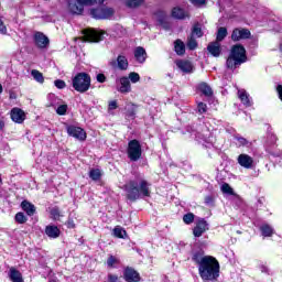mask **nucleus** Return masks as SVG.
Returning a JSON list of instances; mask_svg holds the SVG:
<instances>
[{
    "instance_id": "nucleus-35",
    "label": "nucleus",
    "mask_w": 282,
    "mask_h": 282,
    "mask_svg": "<svg viewBox=\"0 0 282 282\" xmlns=\"http://www.w3.org/2000/svg\"><path fill=\"white\" fill-rule=\"evenodd\" d=\"M144 3V0H127L126 4L128 8H140V4Z\"/></svg>"
},
{
    "instance_id": "nucleus-47",
    "label": "nucleus",
    "mask_w": 282,
    "mask_h": 282,
    "mask_svg": "<svg viewBox=\"0 0 282 282\" xmlns=\"http://www.w3.org/2000/svg\"><path fill=\"white\" fill-rule=\"evenodd\" d=\"M197 109H198V113H206L208 106L204 102H198Z\"/></svg>"
},
{
    "instance_id": "nucleus-41",
    "label": "nucleus",
    "mask_w": 282,
    "mask_h": 282,
    "mask_svg": "<svg viewBox=\"0 0 282 282\" xmlns=\"http://www.w3.org/2000/svg\"><path fill=\"white\" fill-rule=\"evenodd\" d=\"M184 224H193L195 221V215L193 213L185 214L183 216Z\"/></svg>"
},
{
    "instance_id": "nucleus-44",
    "label": "nucleus",
    "mask_w": 282,
    "mask_h": 282,
    "mask_svg": "<svg viewBox=\"0 0 282 282\" xmlns=\"http://www.w3.org/2000/svg\"><path fill=\"white\" fill-rule=\"evenodd\" d=\"M15 221L18 224H25V221H28V218L25 217V214L20 212L15 215Z\"/></svg>"
},
{
    "instance_id": "nucleus-8",
    "label": "nucleus",
    "mask_w": 282,
    "mask_h": 282,
    "mask_svg": "<svg viewBox=\"0 0 282 282\" xmlns=\"http://www.w3.org/2000/svg\"><path fill=\"white\" fill-rule=\"evenodd\" d=\"M109 66L112 69H120L121 72H127L129 69V59L126 56L119 55L117 59H111Z\"/></svg>"
},
{
    "instance_id": "nucleus-27",
    "label": "nucleus",
    "mask_w": 282,
    "mask_h": 282,
    "mask_svg": "<svg viewBox=\"0 0 282 282\" xmlns=\"http://www.w3.org/2000/svg\"><path fill=\"white\" fill-rule=\"evenodd\" d=\"M9 279L12 282H23V275L20 273L19 270H17L15 268H11L9 270Z\"/></svg>"
},
{
    "instance_id": "nucleus-7",
    "label": "nucleus",
    "mask_w": 282,
    "mask_h": 282,
    "mask_svg": "<svg viewBox=\"0 0 282 282\" xmlns=\"http://www.w3.org/2000/svg\"><path fill=\"white\" fill-rule=\"evenodd\" d=\"M85 6H94V0H75L68 2L70 14H83Z\"/></svg>"
},
{
    "instance_id": "nucleus-48",
    "label": "nucleus",
    "mask_w": 282,
    "mask_h": 282,
    "mask_svg": "<svg viewBox=\"0 0 282 282\" xmlns=\"http://www.w3.org/2000/svg\"><path fill=\"white\" fill-rule=\"evenodd\" d=\"M0 34H8V28L3 23V18L0 15Z\"/></svg>"
},
{
    "instance_id": "nucleus-5",
    "label": "nucleus",
    "mask_w": 282,
    "mask_h": 282,
    "mask_svg": "<svg viewBox=\"0 0 282 282\" xmlns=\"http://www.w3.org/2000/svg\"><path fill=\"white\" fill-rule=\"evenodd\" d=\"M106 35L107 32L102 30L87 29L84 31L83 41L85 43H100V41H105Z\"/></svg>"
},
{
    "instance_id": "nucleus-33",
    "label": "nucleus",
    "mask_w": 282,
    "mask_h": 282,
    "mask_svg": "<svg viewBox=\"0 0 282 282\" xmlns=\"http://www.w3.org/2000/svg\"><path fill=\"white\" fill-rule=\"evenodd\" d=\"M113 235L119 239H124V237L127 236V231L122 227H116L113 229Z\"/></svg>"
},
{
    "instance_id": "nucleus-36",
    "label": "nucleus",
    "mask_w": 282,
    "mask_h": 282,
    "mask_svg": "<svg viewBox=\"0 0 282 282\" xmlns=\"http://www.w3.org/2000/svg\"><path fill=\"white\" fill-rule=\"evenodd\" d=\"M235 140L237 141L236 142L237 147H248V144H249L248 139H246L243 137L236 135Z\"/></svg>"
},
{
    "instance_id": "nucleus-38",
    "label": "nucleus",
    "mask_w": 282,
    "mask_h": 282,
    "mask_svg": "<svg viewBox=\"0 0 282 282\" xmlns=\"http://www.w3.org/2000/svg\"><path fill=\"white\" fill-rule=\"evenodd\" d=\"M187 47H188V50H197V40H195V37H193V35H191L187 39Z\"/></svg>"
},
{
    "instance_id": "nucleus-37",
    "label": "nucleus",
    "mask_w": 282,
    "mask_h": 282,
    "mask_svg": "<svg viewBox=\"0 0 282 282\" xmlns=\"http://www.w3.org/2000/svg\"><path fill=\"white\" fill-rule=\"evenodd\" d=\"M120 263V260L113 256H110L107 260L108 268H116Z\"/></svg>"
},
{
    "instance_id": "nucleus-17",
    "label": "nucleus",
    "mask_w": 282,
    "mask_h": 282,
    "mask_svg": "<svg viewBox=\"0 0 282 282\" xmlns=\"http://www.w3.org/2000/svg\"><path fill=\"white\" fill-rule=\"evenodd\" d=\"M237 160L242 169H252L254 166V159L248 154H240Z\"/></svg>"
},
{
    "instance_id": "nucleus-54",
    "label": "nucleus",
    "mask_w": 282,
    "mask_h": 282,
    "mask_svg": "<svg viewBox=\"0 0 282 282\" xmlns=\"http://www.w3.org/2000/svg\"><path fill=\"white\" fill-rule=\"evenodd\" d=\"M93 3H105V0H93Z\"/></svg>"
},
{
    "instance_id": "nucleus-42",
    "label": "nucleus",
    "mask_w": 282,
    "mask_h": 282,
    "mask_svg": "<svg viewBox=\"0 0 282 282\" xmlns=\"http://www.w3.org/2000/svg\"><path fill=\"white\" fill-rule=\"evenodd\" d=\"M156 21H159V23H161V25L163 23H166V13L164 11H159L156 13Z\"/></svg>"
},
{
    "instance_id": "nucleus-16",
    "label": "nucleus",
    "mask_w": 282,
    "mask_h": 282,
    "mask_svg": "<svg viewBox=\"0 0 282 282\" xmlns=\"http://www.w3.org/2000/svg\"><path fill=\"white\" fill-rule=\"evenodd\" d=\"M34 41H35V45H37V47H40L41 50L50 45V39L41 32H36L34 34Z\"/></svg>"
},
{
    "instance_id": "nucleus-40",
    "label": "nucleus",
    "mask_w": 282,
    "mask_h": 282,
    "mask_svg": "<svg viewBox=\"0 0 282 282\" xmlns=\"http://www.w3.org/2000/svg\"><path fill=\"white\" fill-rule=\"evenodd\" d=\"M102 174L100 173V170H90L89 172V177L94 180V182H98Z\"/></svg>"
},
{
    "instance_id": "nucleus-11",
    "label": "nucleus",
    "mask_w": 282,
    "mask_h": 282,
    "mask_svg": "<svg viewBox=\"0 0 282 282\" xmlns=\"http://www.w3.org/2000/svg\"><path fill=\"white\" fill-rule=\"evenodd\" d=\"M67 133L72 138H76V140H82V141L87 140V133L85 132V130H83V128H79L76 126H69L67 128Z\"/></svg>"
},
{
    "instance_id": "nucleus-49",
    "label": "nucleus",
    "mask_w": 282,
    "mask_h": 282,
    "mask_svg": "<svg viewBox=\"0 0 282 282\" xmlns=\"http://www.w3.org/2000/svg\"><path fill=\"white\" fill-rule=\"evenodd\" d=\"M54 85H55V87H57V89H65V87H66V84L63 79H56L54 82Z\"/></svg>"
},
{
    "instance_id": "nucleus-58",
    "label": "nucleus",
    "mask_w": 282,
    "mask_h": 282,
    "mask_svg": "<svg viewBox=\"0 0 282 282\" xmlns=\"http://www.w3.org/2000/svg\"><path fill=\"white\" fill-rule=\"evenodd\" d=\"M50 282H57L55 279H53V280H50Z\"/></svg>"
},
{
    "instance_id": "nucleus-9",
    "label": "nucleus",
    "mask_w": 282,
    "mask_h": 282,
    "mask_svg": "<svg viewBox=\"0 0 282 282\" xmlns=\"http://www.w3.org/2000/svg\"><path fill=\"white\" fill-rule=\"evenodd\" d=\"M93 19H111L113 17V9L111 8H97L90 10Z\"/></svg>"
},
{
    "instance_id": "nucleus-22",
    "label": "nucleus",
    "mask_w": 282,
    "mask_h": 282,
    "mask_svg": "<svg viewBox=\"0 0 282 282\" xmlns=\"http://www.w3.org/2000/svg\"><path fill=\"white\" fill-rule=\"evenodd\" d=\"M45 234L51 239H58V237H61V229L56 226H46Z\"/></svg>"
},
{
    "instance_id": "nucleus-56",
    "label": "nucleus",
    "mask_w": 282,
    "mask_h": 282,
    "mask_svg": "<svg viewBox=\"0 0 282 282\" xmlns=\"http://www.w3.org/2000/svg\"><path fill=\"white\" fill-rule=\"evenodd\" d=\"M3 127H6V123H3L2 120H0V129H3Z\"/></svg>"
},
{
    "instance_id": "nucleus-10",
    "label": "nucleus",
    "mask_w": 282,
    "mask_h": 282,
    "mask_svg": "<svg viewBox=\"0 0 282 282\" xmlns=\"http://www.w3.org/2000/svg\"><path fill=\"white\" fill-rule=\"evenodd\" d=\"M117 91L119 94H131V80H129V77L123 76L117 80Z\"/></svg>"
},
{
    "instance_id": "nucleus-46",
    "label": "nucleus",
    "mask_w": 282,
    "mask_h": 282,
    "mask_svg": "<svg viewBox=\"0 0 282 282\" xmlns=\"http://www.w3.org/2000/svg\"><path fill=\"white\" fill-rule=\"evenodd\" d=\"M56 113H58V116H65V113H67V105H61L56 109Z\"/></svg>"
},
{
    "instance_id": "nucleus-43",
    "label": "nucleus",
    "mask_w": 282,
    "mask_h": 282,
    "mask_svg": "<svg viewBox=\"0 0 282 282\" xmlns=\"http://www.w3.org/2000/svg\"><path fill=\"white\" fill-rule=\"evenodd\" d=\"M51 217L55 220L61 219V209H58V207H54L53 209H51Z\"/></svg>"
},
{
    "instance_id": "nucleus-52",
    "label": "nucleus",
    "mask_w": 282,
    "mask_h": 282,
    "mask_svg": "<svg viewBox=\"0 0 282 282\" xmlns=\"http://www.w3.org/2000/svg\"><path fill=\"white\" fill-rule=\"evenodd\" d=\"M105 80H107V77L105 76V74H98L97 75V82L98 83H105Z\"/></svg>"
},
{
    "instance_id": "nucleus-20",
    "label": "nucleus",
    "mask_w": 282,
    "mask_h": 282,
    "mask_svg": "<svg viewBox=\"0 0 282 282\" xmlns=\"http://www.w3.org/2000/svg\"><path fill=\"white\" fill-rule=\"evenodd\" d=\"M207 51L217 58L221 55V44L219 42H212L208 44Z\"/></svg>"
},
{
    "instance_id": "nucleus-51",
    "label": "nucleus",
    "mask_w": 282,
    "mask_h": 282,
    "mask_svg": "<svg viewBox=\"0 0 282 282\" xmlns=\"http://www.w3.org/2000/svg\"><path fill=\"white\" fill-rule=\"evenodd\" d=\"M108 109L110 111H113L115 109H118V101H116V100L110 101L109 105H108Z\"/></svg>"
},
{
    "instance_id": "nucleus-34",
    "label": "nucleus",
    "mask_w": 282,
    "mask_h": 282,
    "mask_svg": "<svg viewBox=\"0 0 282 282\" xmlns=\"http://www.w3.org/2000/svg\"><path fill=\"white\" fill-rule=\"evenodd\" d=\"M220 191L225 195H235V191L232 189V187H230V185L228 183L223 184L220 187Z\"/></svg>"
},
{
    "instance_id": "nucleus-1",
    "label": "nucleus",
    "mask_w": 282,
    "mask_h": 282,
    "mask_svg": "<svg viewBox=\"0 0 282 282\" xmlns=\"http://www.w3.org/2000/svg\"><path fill=\"white\" fill-rule=\"evenodd\" d=\"M198 265V274L203 281H217L219 279V261L213 256H204L203 252H195L192 257Z\"/></svg>"
},
{
    "instance_id": "nucleus-18",
    "label": "nucleus",
    "mask_w": 282,
    "mask_h": 282,
    "mask_svg": "<svg viewBox=\"0 0 282 282\" xmlns=\"http://www.w3.org/2000/svg\"><path fill=\"white\" fill-rule=\"evenodd\" d=\"M250 39V32L247 29H235L231 34V41H241Z\"/></svg>"
},
{
    "instance_id": "nucleus-45",
    "label": "nucleus",
    "mask_w": 282,
    "mask_h": 282,
    "mask_svg": "<svg viewBox=\"0 0 282 282\" xmlns=\"http://www.w3.org/2000/svg\"><path fill=\"white\" fill-rule=\"evenodd\" d=\"M189 2L196 8H202V6H206V0H189Z\"/></svg>"
},
{
    "instance_id": "nucleus-13",
    "label": "nucleus",
    "mask_w": 282,
    "mask_h": 282,
    "mask_svg": "<svg viewBox=\"0 0 282 282\" xmlns=\"http://www.w3.org/2000/svg\"><path fill=\"white\" fill-rule=\"evenodd\" d=\"M123 279L127 282H140V273L135 269L127 267L123 270Z\"/></svg>"
},
{
    "instance_id": "nucleus-19",
    "label": "nucleus",
    "mask_w": 282,
    "mask_h": 282,
    "mask_svg": "<svg viewBox=\"0 0 282 282\" xmlns=\"http://www.w3.org/2000/svg\"><path fill=\"white\" fill-rule=\"evenodd\" d=\"M176 66H177L178 69H181V72H183L184 74H191V73H193V64H192L189 61H186V59L176 61Z\"/></svg>"
},
{
    "instance_id": "nucleus-12",
    "label": "nucleus",
    "mask_w": 282,
    "mask_h": 282,
    "mask_svg": "<svg viewBox=\"0 0 282 282\" xmlns=\"http://www.w3.org/2000/svg\"><path fill=\"white\" fill-rule=\"evenodd\" d=\"M171 17L177 21H184L186 19H191V12L184 10L181 7H174L171 11Z\"/></svg>"
},
{
    "instance_id": "nucleus-29",
    "label": "nucleus",
    "mask_w": 282,
    "mask_h": 282,
    "mask_svg": "<svg viewBox=\"0 0 282 282\" xmlns=\"http://www.w3.org/2000/svg\"><path fill=\"white\" fill-rule=\"evenodd\" d=\"M226 36H228V29L224 26L219 28L216 35V42L221 43Z\"/></svg>"
},
{
    "instance_id": "nucleus-4",
    "label": "nucleus",
    "mask_w": 282,
    "mask_h": 282,
    "mask_svg": "<svg viewBox=\"0 0 282 282\" xmlns=\"http://www.w3.org/2000/svg\"><path fill=\"white\" fill-rule=\"evenodd\" d=\"M89 87H91V77L88 74L79 73L73 78V88L75 91L85 94V91H89Z\"/></svg>"
},
{
    "instance_id": "nucleus-30",
    "label": "nucleus",
    "mask_w": 282,
    "mask_h": 282,
    "mask_svg": "<svg viewBox=\"0 0 282 282\" xmlns=\"http://www.w3.org/2000/svg\"><path fill=\"white\" fill-rule=\"evenodd\" d=\"M260 230L263 237H272L274 235V229L270 225H262Z\"/></svg>"
},
{
    "instance_id": "nucleus-6",
    "label": "nucleus",
    "mask_w": 282,
    "mask_h": 282,
    "mask_svg": "<svg viewBox=\"0 0 282 282\" xmlns=\"http://www.w3.org/2000/svg\"><path fill=\"white\" fill-rule=\"evenodd\" d=\"M128 158L131 162H138L142 158V145H140V141L134 139L128 143Z\"/></svg>"
},
{
    "instance_id": "nucleus-2",
    "label": "nucleus",
    "mask_w": 282,
    "mask_h": 282,
    "mask_svg": "<svg viewBox=\"0 0 282 282\" xmlns=\"http://www.w3.org/2000/svg\"><path fill=\"white\" fill-rule=\"evenodd\" d=\"M124 191L130 202H137V199H141L142 197H151V184L144 178L128 182L124 185Z\"/></svg>"
},
{
    "instance_id": "nucleus-15",
    "label": "nucleus",
    "mask_w": 282,
    "mask_h": 282,
    "mask_svg": "<svg viewBox=\"0 0 282 282\" xmlns=\"http://www.w3.org/2000/svg\"><path fill=\"white\" fill-rule=\"evenodd\" d=\"M11 120L17 124H23L25 121V111H23L21 108H12Z\"/></svg>"
},
{
    "instance_id": "nucleus-24",
    "label": "nucleus",
    "mask_w": 282,
    "mask_h": 282,
    "mask_svg": "<svg viewBox=\"0 0 282 282\" xmlns=\"http://www.w3.org/2000/svg\"><path fill=\"white\" fill-rule=\"evenodd\" d=\"M21 208L24 210V213H26V215H29V217H32V215L36 213V207L28 200H23L21 203Z\"/></svg>"
},
{
    "instance_id": "nucleus-14",
    "label": "nucleus",
    "mask_w": 282,
    "mask_h": 282,
    "mask_svg": "<svg viewBox=\"0 0 282 282\" xmlns=\"http://www.w3.org/2000/svg\"><path fill=\"white\" fill-rule=\"evenodd\" d=\"M208 230V223L204 218H199L196 223V226L193 229L194 237H202L204 232Z\"/></svg>"
},
{
    "instance_id": "nucleus-57",
    "label": "nucleus",
    "mask_w": 282,
    "mask_h": 282,
    "mask_svg": "<svg viewBox=\"0 0 282 282\" xmlns=\"http://www.w3.org/2000/svg\"><path fill=\"white\" fill-rule=\"evenodd\" d=\"M0 94H3V86L0 84Z\"/></svg>"
},
{
    "instance_id": "nucleus-25",
    "label": "nucleus",
    "mask_w": 282,
    "mask_h": 282,
    "mask_svg": "<svg viewBox=\"0 0 282 282\" xmlns=\"http://www.w3.org/2000/svg\"><path fill=\"white\" fill-rule=\"evenodd\" d=\"M174 52L177 56H184L186 54V44L182 40H176L174 42Z\"/></svg>"
},
{
    "instance_id": "nucleus-23",
    "label": "nucleus",
    "mask_w": 282,
    "mask_h": 282,
    "mask_svg": "<svg viewBox=\"0 0 282 282\" xmlns=\"http://www.w3.org/2000/svg\"><path fill=\"white\" fill-rule=\"evenodd\" d=\"M138 112V106L133 102H128L126 105V116L133 120L135 118V113Z\"/></svg>"
},
{
    "instance_id": "nucleus-31",
    "label": "nucleus",
    "mask_w": 282,
    "mask_h": 282,
    "mask_svg": "<svg viewBox=\"0 0 282 282\" xmlns=\"http://www.w3.org/2000/svg\"><path fill=\"white\" fill-rule=\"evenodd\" d=\"M193 37H197V39H202V36H204V32L202 31V26L199 25V23H196L194 26H193V30H192V35Z\"/></svg>"
},
{
    "instance_id": "nucleus-3",
    "label": "nucleus",
    "mask_w": 282,
    "mask_h": 282,
    "mask_svg": "<svg viewBox=\"0 0 282 282\" xmlns=\"http://www.w3.org/2000/svg\"><path fill=\"white\" fill-rule=\"evenodd\" d=\"M246 48L240 44H236L231 47L226 65L228 69H237L238 65L246 63Z\"/></svg>"
},
{
    "instance_id": "nucleus-21",
    "label": "nucleus",
    "mask_w": 282,
    "mask_h": 282,
    "mask_svg": "<svg viewBox=\"0 0 282 282\" xmlns=\"http://www.w3.org/2000/svg\"><path fill=\"white\" fill-rule=\"evenodd\" d=\"M238 98L241 100L245 107H252V100H250V95L245 89L238 90Z\"/></svg>"
},
{
    "instance_id": "nucleus-26",
    "label": "nucleus",
    "mask_w": 282,
    "mask_h": 282,
    "mask_svg": "<svg viewBox=\"0 0 282 282\" xmlns=\"http://www.w3.org/2000/svg\"><path fill=\"white\" fill-rule=\"evenodd\" d=\"M134 58L138 61V63H144V61H147V51L144 47L139 46L135 48Z\"/></svg>"
},
{
    "instance_id": "nucleus-55",
    "label": "nucleus",
    "mask_w": 282,
    "mask_h": 282,
    "mask_svg": "<svg viewBox=\"0 0 282 282\" xmlns=\"http://www.w3.org/2000/svg\"><path fill=\"white\" fill-rule=\"evenodd\" d=\"M205 202H206V204H210L213 202V199L210 197H206Z\"/></svg>"
},
{
    "instance_id": "nucleus-32",
    "label": "nucleus",
    "mask_w": 282,
    "mask_h": 282,
    "mask_svg": "<svg viewBox=\"0 0 282 282\" xmlns=\"http://www.w3.org/2000/svg\"><path fill=\"white\" fill-rule=\"evenodd\" d=\"M31 76L34 78V80H36V83H44L45 78L43 77V73L33 69L31 70Z\"/></svg>"
},
{
    "instance_id": "nucleus-50",
    "label": "nucleus",
    "mask_w": 282,
    "mask_h": 282,
    "mask_svg": "<svg viewBox=\"0 0 282 282\" xmlns=\"http://www.w3.org/2000/svg\"><path fill=\"white\" fill-rule=\"evenodd\" d=\"M107 282H121L120 276L113 273H108V281Z\"/></svg>"
},
{
    "instance_id": "nucleus-53",
    "label": "nucleus",
    "mask_w": 282,
    "mask_h": 282,
    "mask_svg": "<svg viewBox=\"0 0 282 282\" xmlns=\"http://www.w3.org/2000/svg\"><path fill=\"white\" fill-rule=\"evenodd\" d=\"M260 270H261V272H264V273H265V272H268V267L261 265V267H260Z\"/></svg>"
},
{
    "instance_id": "nucleus-39",
    "label": "nucleus",
    "mask_w": 282,
    "mask_h": 282,
    "mask_svg": "<svg viewBox=\"0 0 282 282\" xmlns=\"http://www.w3.org/2000/svg\"><path fill=\"white\" fill-rule=\"evenodd\" d=\"M128 79L130 80V83L135 85V83H140V74H138L135 72H131L128 75Z\"/></svg>"
},
{
    "instance_id": "nucleus-28",
    "label": "nucleus",
    "mask_w": 282,
    "mask_h": 282,
    "mask_svg": "<svg viewBox=\"0 0 282 282\" xmlns=\"http://www.w3.org/2000/svg\"><path fill=\"white\" fill-rule=\"evenodd\" d=\"M197 89L203 94L204 96L210 97L213 96V88L207 83H200L197 85Z\"/></svg>"
}]
</instances>
